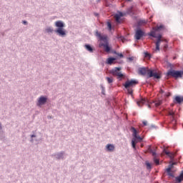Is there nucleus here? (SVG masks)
<instances>
[{"label": "nucleus", "mask_w": 183, "mask_h": 183, "mask_svg": "<svg viewBox=\"0 0 183 183\" xmlns=\"http://www.w3.org/2000/svg\"><path fill=\"white\" fill-rule=\"evenodd\" d=\"M138 74L139 75H143V76H145V75L147 74L146 82L147 84H149V85H154V83L149 81V78H154V79H161V78H162V72H161V71L149 69L147 72V67L139 68Z\"/></svg>", "instance_id": "obj_1"}, {"label": "nucleus", "mask_w": 183, "mask_h": 183, "mask_svg": "<svg viewBox=\"0 0 183 183\" xmlns=\"http://www.w3.org/2000/svg\"><path fill=\"white\" fill-rule=\"evenodd\" d=\"M54 26L57 27L55 30H54L52 26H49L45 29V32L47 34H52L53 32H55L58 36L65 38V36H66V30L64 29L65 23L61 20H59L54 23Z\"/></svg>", "instance_id": "obj_2"}, {"label": "nucleus", "mask_w": 183, "mask_h": 183, "mask_svg": "<svg viewBox=\"0 0 183 183\" xmlns=\"http://www.w3.org/2000/svg\"><path fill=\"white\" fill-rule=\"evenodd\" d=\"M95 36H97L99 41H103L104 43H100L99 44V48H104L105 51L107 52H111V46H109V42L108 41V36L102 35L98 30L95 31Z\"/></svg>", "instance_id": "obj_3"}, {"label": "nucleus", "mask_w": 183, "mask_h": 183, "mask_svg": "<svg viewBox=\"0 0 183 183\" xmlns=\"http://www.w3.org/2000/svg\"><path fill=\"white\" fill-rule=\"evenodd\" d=\"M169 66H170V69L166 73V76H172V78H174V79L182 78V70H175L172 69L173 66L171 63H169Z\"/></svg>", "instance_id": "obj_4"}, {"label": "nucleus", "mask_w": 183, "mask_h": 183, "mask_svg": "<svg viewBox=\"0 0 183 183\" xmlns=\"http://www.w3.org/2000/svg\"><path fill=\"white\" fill-rule=\"evenodd\" d=\"M138 107H142L144 104H148L149 108H151V104H154L155 107L158 108L160 105H162V101L158 100L157 102H151L149 99L140 97V99L137 101Z\"/></svg>", "instance_id": "obj_5"}, {"label": "nucleus", "mask_w": 183, "mask_h": 183, "mask_svg": "<svg viewBox=\"0 0 183 183\" xmlns=\"http://www.w3.org/2000/svg\"><path fill=\"white\" fill-rule=\"evenodd\" d=\"M164 114L167 115V117H170L171 124H173V128L177 127V119H178V114H175L174 111L169 109H164Z\"/></svg>", "instance_id": "obj_6"}, {"label": "nucleus", "mask_w": 183, "mask_h": 183, "mask_svg": "<svg viewBox=\"0 0 183 183\" xmlns=\"http://www.w3.org/2000/svg\"><path fill=\"white\" fill-rule=\"evenodd\" d=\"M127 15H135L132 8L127 9L126 12L118 11L117 14L115 15L116 22H117V24H121V18H123V16H127Z\"/></svg>", "instance_id": "obj_7"}, {"label": "nucleus", "mask_w": 183, "mask_h": 183, "mask_svg": "<svg viewBox=\"0 0 183 183\" xmlns=\"http://www.w3.org/2000/svg\"><path fill=\"white\" fill-rule=\"evenodd\" d=\"M147 149L149 152L152 154L153 157V161L155 165H159L160 162H159V159H158V154H157V147H152V146H149Z\"/></svg>", "instance_id": "obj_8"}, {"label": "nucleus", "mask_w": 183, "mask_h": 183, "mask_svg": "<svg viewBox=\"0 0 183 183\" xmlns=\"http://www.w3.org/2000/svg\"><path fill=\"white\" fill-rule=\"evenodd\" d=\"M121 69H122V67H114L109 71V74H111L114 76H117V79H119V81H122V76H124V74L119 71H121Z\"/></svg>", "instance_id": "obj_9"}, {"label": "nucleus", "mask_w": 183, "mask_h": 183, "mask_svg": "<svg viewBox=\"0 0 183 183\" xmlns=\"http://www.w3.org/2000/svg\"><path fill=\"white\" fill-rule=\"evenodd\" d=\"M147 35H148V34H146L145 31H144L142 29H141V27L137 26L134 34V39H136V41L141 40L142 38H144V36H147Z\"/></svg>", "instance_id": "obj_10"}, {"label": "nucleus", "mask_w": 183, "mask_h": 183, "mask_svg": "<svg viewBox=\"0 0 183 183\" xmlns=\"http://www.w3.org/2000/svg\"><path fill=\"white\" fill-rule=\"evenodd\" d=\"M139 81L137 79H127L124 84H123V86H124L125 89L128 88H132V86H135V85H138Z\"/></svg>", "instance_id": "obj_11"}, {"label": "nucleus", "mask_w": 183, "mask_h": 183, "mask_svg": "<svg viewBox=\"0 0 183 183\" xmlns=\"http://www.w3.org/2000/svg\"><path fill=\"white\" fill-rule=\"evenodd\" d=\"M46 102H48V97H45V96H41L37 102V107H42V105H45V104H46Z\"/></svg>", "instance_id": "obj_12"}, {"label": "nucleus", "mask_w": 183, "mask_h": 183, "mask_svg": "<svg viewBox=\"0 0 183 183\" xmlns=\"http://www.w3.org/2000/svg\"><path fill=\"white\" fill-rule=\"evenodd\" d=\"M147 36L152 38H156V39H161V38H162V34H157V32H155V31H150V32L147 33Z\"/></svg>", "instance_id": "obj_13"}, {"label": "nucleus", "mask_w": 183, "mask_h": 183, "mask_svg": "<svg viewBox=\"0 0 183 183\" xmlns=\"http://www.w3.org/2000/svg\"><path fill=\"white\" fill-rule=\"evenodd\" d=\"M65 155V152L64 151H61L60 152H57V153H55V154H53L51 155V157H54L56 158V159H64V156Z\"/></svg>", "instance_id": "obj_14"}, {"label": "nucleus", "mask_w": 183, "mask_h": 183, "mask_svg": "<svg viewBox=\"0 0 183 183\" xmlns=\"http://www.w3.org/2000/svg\"><path fill=\"white\" fill-rule=\"evenodd\" d=\"M117 59H118V56H115V57L110 56L107 59L106 64L107 65H112V64H114V61H117Z\"/></svg>", "instance_id": "obj_15"}, {"label": "nucleus", "mask_w": 183, "mask_h": 183, "mask_svg": "<svg viewBox=\"0 0 183 183\" xmlns=\"http://www.w3.org/2000/svg\"><path fill=\"white\" fill-rule=\"evenodd\" d=\"M174 104H178L179 105H181V104H182L183 102V98L181 96H176L174 98L173 100Z\"/></svg>", "instance_id": "obj_16"}, {"label": "nucleus", "mask_w": 183, "mask_h": 183, "mask_svg": "<svg viewBox=\"0 0 183 183\" xmlns=\"http://www.w3.org/2000/svg\"><path fill=\"white\" fill-rule=\"evenodd\" d=\"M106 151H107V152H114V151H115V146L112 144H107Z\"/></svg>", "instance_id": "obj_17"}, {"label": "nucleus", "mask_w": 183, "mask_h": 183, "mask_svg": "<svg viewBox=\"0 0 183 183\" xmlns=\"http://www.w3.org/2000/svg\"><path fill=\"white\" fill-rule=\"evenodd\" d=\"M84 48L86 49V51H88L91 54H92V52L95 51V48H94V46H92L91 44H86L84 45Z\"/></svg>", "instance_id": "obj_18"}, {"label": "nucleus", "mask_w": 183, "mask_h": 183, "mask_svg": "<svg viewBox=\"0 0 183 183\" xmlns=\"http://www.w3.org/2000/svg\"><path fill=\"white\" fill-rule=\"evenodd\" d=\"M5 138V132L2 130V123L0 122V141Z\"/></svg>", "instance_id": "obj_19"}, {"label": "nucleus", "mask_w": 183, "mask_h": 183, "mask_svg": "<svg viewBox=\"0 0 183 183\" xmlns=\"http://www.w3.org/2000/svg\"><path fill=\"white\" fill-rule=\"evenodd\" d=\"M130 131L132 132V137L133 138H135L136 137L138 136V134L139 132H138V130H137V129H135V127H132L130 128Z\"/></svg>", "instance_id": "obj_20"}, {"label": "nucleus", "mask_w": 183, "mask_h": 183, "mask_svg": "<svg viewBox=\"0 0 183 183\" xmlns=\"http://www.w3.org/2000/svg\"><path fill=\"white\" fill-rule=\"evenodd\" d=\"M164 28V24H160L159 26H157L156 28H153L152 31H154L155 32H161V31H162Z\"/></svg>", "instance_id": "obj_21"}, {"label": "nucleus", "mask_w": 183, "mask_h": 183, "mask_svg": "<svg viewBox=\"0 0 183 183\" xmlns=\"http://www.w3.org/2000/svg\"><path fill=\"white\" fill-rule=\"evenodd\" d=\"M166 172L167 175L169 176V179H171V178H176L175 175L172 172H171L170 168L166 169Z\"/></svg>", "instance_id": "obj_22"}, {"label": "nucleus", "mask_w": 183, "mask_h": 183, "mask_svg": "<svg viewBox=\"0 0 183 183\" xmlns=\"http://www.w3.org/2000/svg\"><path fill=\"white\" fill-rule=\"evenodd\" d=\"M132 140L134 141L135 142H142L144 139L141 136L138 135L136 136V137L133 138Z\"/></svg>", "instance_id": "obj_23"}, {"label": "nucleus", "mask_w": 183, "mask_h": 183, "mask_svg": "<svg viewBox=\"0 0 183 183\" xmlns=\"http://www.w3.org/2000/svg\"><path fill=\"white\" fill-rule=\"evenodd\" d=\"M145 165H146V167L148 169H152V164L151 163H149V162L146 161L145 162Z\"/></svg>", "instance_id": "obj_24"}, {"label": "nucleus", "mask_w": 183, "mask_h": 183, "mask_svg": "<svg viewBox=\"0 0 183 183\" xmlns=\"http://www.w3.org/2000/svg\"><path fill=\"white\" fill-rule=\"evenodd\" d=\"M142 24H147V21H145V20H139L137 22V26H139V28H141V25H142Z\"/></svg>", "instance_id": "obj_25"}, {"label": "nucleus", "mask_w": 183, "mask_h": 183, "mask_svg": "<svg viewBox=\"0 0 183 183\" xmlns=\"http://www.w3.org/2000/svg\"><path fill=\"white\" fill-rule=\"evenodd\" d=\"M106 80L107 81L108 84H112V82H114V78H112V77L107 76Z\"/></svg>", "instance_id": "obj_26"}, {"label": "nucleus", "mask_w": 183, "mask_h": 183, "mask_svg": "<svg viewBox=\"0 0 183 183\" xmlns=\"http://www.w3.org/2000/svg\"><path fill=\"white\" fill-rule=\"evenodd\" d=\"M163 152L165 155H167V157H171V152L168 151L167 148L163 149Z\"/></svg>", "instance_id": "obj_27"}, {"label": "nucleus", "mask_w": 183, "mask_h": 183, "mask_svg": "<svg viewBox=\"0 0 183 183\" xmlns=\"http://www.w3.org/2000/svg\"><path fill=\"white\" fill-rule=\"evenodd\" d=\"M132 147L134 149H137V142L132 140Z\"/></svg>", "instance_id": "obj_28"}, {"label": "nucleus", "mask_w": 183, "mask_h": 183, "mask_svg": "<svg viewBox=\"0 0 183 183\" xmlns=\"http://www.w3.org/2000/svg\"><path fill=\"white\" fill-rule=\"evenodd\" d=\"M107 24L109 31H112V24H111V22L107 21Z\"/></svg>", "instance_id": "obj_29"}, {"label": "nucleus", "mask_w": 183, "mask_h": 183, "mask_svg": "<svg viewBox=\"0 0 183 183\" xmlns=\"http://www.w3.org/2000/svg\"><path fill=\"white\" fill-rule=\"evenodd\" d=\"M144 56H146V58H152V55L148 51L144 52Z\"/></svg>", "instance_id": "obj_30"}, {"label": "nucleus", "mask_w": 183, "mask_h": 183, "mask_svg": "<svg viewBox=\"0 0 183 183\" xmlns=\"http://www.w3.org/2000/svg\"><path fill=\"white\" fill-rule=\"evenodd\" d=\"M127 91V94H129V95H132V94H134V91L132 90V89L128 87V89H126Z\"/></svg>", "instance_id": "obj_31"}, {"label": "nucleus", "mask_w": 183, "mask_h": 183, "mask_svg": "<svg viewBox=\"0 0 183 183\" xmlns=\"http://www.w3.org/2000/svg\"><path fill=\"white\" fill-rule=\"evenodd\" d=\"M117 39H119L120 41H125V37L124 36H121L119 34L117 36Z\"/></svg>", "instance_id": "obj_32"}, {"label": "nucleus", "mask_w": 183, "mask_h": 183, "mask_svg": "<svg viewBox=\"0 0 183 183\" xmlns=\"http://www.w3.org/2000/svg\"><path fill=\"white\" fill-rule=\"evenodd\" d=\"M100 88L102 89V95H105V87L102 84L100 85Z\"/></svg>", "instance_id": "obj_33"}, {"label": "nucleus", "mask_w": 183, "mask_h": 183, "mask_svg": "<svg viewBox=\"0 0 183 183\" xmlns=\"http://www.w3.org/2000/svg\"><path fill=\"white\" fill-rule=\"evenodd\" d=\"M161 42H162V39H157V41L155 43V45H161Z\"/></svg>", "instance_id": "obj_34"}, {"label": "nucleus", "mask_w": 183, "mask_h": 183, "mask_svg": "<svg viewBox=\"0 0 183 183\" xmlns=\"http://www.w3.org/2000/svg\"><path fill=\"white\" fill-rule=\"evenodd\" d=\"M30 137H31V140H30V142H34V139L33 138H36V135H35V134H31V135H30Z\"/></svg>", "instance_id": "obj_35"}, {"label": "nucleus", "mask_w": 183, "mask_h": 183, "mask_svg": "<svg viewBox=\"0 0 183 183\" xmlns=\"http://www.w3.org/2000/svg\"><path fill=\"white\" fill-rule=\"evenodd\" d=\"M128 59V62H132V61H134V56H131V57H127Z\"/></svg>", "instance_id": "obj_36"}, {"label": "nucleus", "mask_w": 183, "mask_h": 183, "mask_svg": "<svg viewBox=\"0 0 183 183\" xmlns=\"http://www.w3.org/2000/svg\"><path fill=\"white\" fill-rule=\"evenodd\" d=\"M117 55V56H119V58H124V54L122 53H118L116 54Z\"/></svg>", "instance_id": "obj_37"}, {"label": "nucleus", "mask_w": 183, "mask_h": 183, "mask_svg": "<svg viewBox=\"0 0 183 183\" xmlns=\"http://www.w3.org/2000/svg\"><path fill=\"white\" fill-rule=\"evenodd\" d=\"M174 165H175V163H171L169 164V167L167 168H170V171L172 168H174Z\"/></svg>", "instance_id": "obj_38"}, {"label": "nucleus", "mask_w": 183, "mask_h": 183, "mask_svg": "<svg viewBox=\"0 0 183 183\" xmlns=\"http://www.w3.org/2000/svg\"><path fill=\"white\" fill-rule=\"evenodd\" d=\"M159 46H161V45H159V44H156L155 51H159V50H160V47H159Z\"/></svg>", "instance_id": "obj_39"}, {"label": "nucleus", "mask_w": 183, "mask_h": 183, "mask_svg": "<svg viewBox=\"0 0 183 183\" xmlns=\"http://www.w3.org/2000/svg\"><path fill=\"white\" fill-rule=\"evenodd\" d=\"M110 52H112V54H114V55H117V54H118V52L117 51L112 50V49H111Z\"/></svg>", "instance_id": "obj_40"}, {"label": "nucleus", "mask_w": 183, "mask_h": 183, "mask_svg": "<svg viewBox=\"0 0 183 183\" xmlns=\"http://www.w3.org/2000/svg\"><path fill=\"white\" fill-rule=\"evenodd\" d=\"M168 49V44H164V51H167Z\"/></svg>", "instance_id": "obj_41"}, {"label": "nucleus", "mask_w": 183, "mask_h": 183, "mask_svg": "<svg viewBox=\"0 0 183 183\" xmlns=\"http://www.w3.org/2000/svg\"><path fill=\"white\" fill-rule=\"evenodd\" d=\"M143 125H144V127H147V125H148V122L144 121L143 122Z\"/></svg>", "instance_id": "obj_42"}, {"label": "nucleus", "mask_w": 183, "mask_h": 183, "mask_svg": "<svg viewBox=\"0 0 183 183\" xmlns=\"http://www.w3.org/2000/svg\"><path fill=\"white\" fill-rule=\"evenodd\" d=\"M22 24H23L24 25H28V21L24 20V21H22Z\"/></svg>", "instance_id": "obj_43"}, {"label": "nucleus", "mask_w": 183, "mask_h": 183, "mask_svg": "<svg viewBox=\"0 0 183 183\" xmlns=\"http://www.w3.org/2000/svg\"><path fill=\"white\" fill-rule=\"evenodd\" d=\"M94 16H99V14H98V13H94Z\"/></svg>", "instance_id": "obj_44"}, {"label": "nucleus", "mask_w": 183, "mask_h": 183, "mask_svg": "<svg viewBox=\"0 0 183 183\" xmlns=\"http://www.w3.org/2000/svg\"><path fill=\"white\" fill-rule=\"evenodd\" d=\"M150 128H155V125L152 124V125L150 126Z\"/></svg>", "instance_id": "obj_45"}, {"label": "nucleus", "mask_w": 183, "mask_h": 183, "mask_svg": "<svg viewBox=\"0 0 183 183\" xmlns=\"http://www.w3.org/2000/svg\"><path fill=\"white\" fill-rule=\"evenodd\" d=\"M167 97H171V94L169 93L168 94H167Z\"/></svg>", "instance_id": "obj_46"}, {"label": "nucleus", "mask_w": 183, "mask_h": 183, "mask_svg": "<svg viewBox=\"0 0 183 183\" xmlns=\"http://www.w3.org/2000/svg\"><path fill=\"white\" fill-rule=\"evenodd\" d=\"M123 61H121L120 62H118L119 64H123Z\"/></svg>", "instance_id": "obj_47"}, {"label": "nucleus", "mask_w": 183, "mask_h": 183, "mask_svg": "<svg viewBox=\"0 0 183 183\" xmlns=\"http://www.w3.org/2000/svg\"><path fill=\"white\" fill-rule=\"evenodd\" d=\"M161 93L164 94V90L161 89Z\"/></svg>", "instance_id": "obj_48"}, {"label": "nucleus", "mask_w": 183, "mask_h": 183, "mask_svg": "<svg viewBox=\"0 0 183 183\" xmlns=\"http://www.w3.org/2000/svg\"><path fill=\"white\" fill-rule=\"evenodd\" d=\"M127 2H131V0H127Z\"/></svg>", "instance_id": "obj_49"}, {"label": "nucleus", "mask_w": 183, "mask_h": 183, "mask_svg": "<svg viewBox=\"0 0 183 183\" xmlns=\"http://www.w3.org/2000/svg\"><path fill=\"white\" fill-rule=\"evenodd\" d=\"M99 1H101V0H98V2H99Z\"/></svg>", "instance_id": "obj_50"}]
</instances>
